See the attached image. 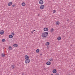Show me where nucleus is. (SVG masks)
Returning a JSON list of instances; mask_svg holds the SVG:
<instances>
[{"instance_id": "f257e3e1", "label": "nucleus", "mask_w": 75, "mask_h": 75, "mask_svg": "<svg viewBox=\"0 0 75 75\" xmlns=\"http://www.w3.org/2000/svg\"><path fill=\"white\" fill-rule=\"evenodd\" d=\"M48 33L47 32L43 33L42 34V37L44 38V37H47V35H48Z\"/></svg>"}, {"instance_id": "f03ea898", "label": "nucleus", "mask_w": 75, "mask_h": 75, "mask_svg": "<svg viewBox=\"0 0 75 75\" xmlns=\"http://www.w3.org/2000/svg\"><path fill=\"white\" fill-rule=\"evenodd\" d=\"M30 62V59H26L25 60V64H28Z\"/></svg>"}, {"instance_id": "7ed1b4c3", "label": "nucleus", "mask_w": 75, "mask_h": 75, "mask_svg": "<svg viewBox=\"0 0 75 75\" xmlns=\"http://www.w3.org/2000/svg\"><path fill=\"white\" fill-rule=\"evenodd\" d=\"M39 3L40 4H44V1H43L42 0H40L39 1Z\"/></svg>"}, {"instance_id": "20e7f679", "label": "nucleus", "mask_w": 75, "mask_h": 75, "mask_svg": "<svg viewBox=\"0 0 75 75\" xmlns=\"http://www.w3.org/2000/svg\"><path fill=\"white\" fill-rule=\"evenodd\" d=\"M40 8L41 10H42L43 8H44V5H42L40 6Z\"/></svg>"}, {"instance_id": "39448f33", "label": "nucleus", "mask_w": 75, "mask_h": 75, "mask_svg": "<svg viewBox=\"0 0 75 75\" xmlns=\"http://www.w3.org/2000/svg\"><path fill=\"white\" fill-rule=\"evenodd\" d=\"M25 58L26 59H29V57H28V55H25Z\"/></svg>"}, {"instance_id": "423d86ee", "label": "nucleus", "mask_w": 75, "mask_h": 75, "mask_svg": "<svg viewBox=\"0 0 75 75\" xmlns=\"http://www.w3.org/2000/svg\"><path fill=\"white\" fill-rule=\"evenodd\" d=\"M12 5V2H10L8 4V6H10Z\"/></svg>"}, {"instance_id": "0eeeda50", "label": "nucleus", "mask_w": 75, "mask_h": 75, "mask_svg": "<svg viewBox=\"0 0 75 75\" xmlns=\"http://www.w3.org/2000/svg\"><path fill=\"white\" fill-rule=\"evenodd\" d=\"M0 34L1 35H3V34H4V31H3V30L1 31L0 32Z\"/></svg>"}, {"instance_id": "6e6552de", "label": "nucleus", "mask_w": 75, "mask_h": 75, "mask_svg": "<svg viewBox=\"0 0 75 75\" xmlns=\"http://www.w3.org/2000/svg\"><path fill=\"white\" fill-rule=\"evenodd\" d=\"M48 30V29L47 28H45L44 29V31H47Z\"/></svg>"}, {"instance_id": "1a4fd4ad", "label": "nucleus", "mask_w": 75, "mask_h": 75, "mask_svg": "<svg viewBox=\"0 0 75 75\" xmlns=\"http://www.w3.org/2000/svg\"><path fill=\"white\" fill-rule=\"evenodd\" d=\"M11 68L12 69H14V68H15V66L14 65H12L11 66Z\"/></svg>"}, {"instance_id": "9d476101", "label": "nucleus", "mask_w": 75, "mask_h": 75, "mask_svg": "<svg viewBox=\"0 0 75 75\" xmlns=\"http://www.w3.org/2000/svg\"><path fill=\"white\" fill-rule=\"evenodd\" d=\"M52 72L54 74H55L57 72V70L56 69H54L53 70Z\"/></svg>"}, {"instance_id": "9b49d317", "label": "nucleus", "mask_w": 75, "mask_h": 75, "mask_svg": "<svg viewBox=\"0 0 75 75\" xmlns=\"http://www.w3.org/2000/svg\"><path fill=\"white\" fill-rule=\"evenodd\" d=\"M46 64L47 65H51V62H47L46 63Z\"/></svg>"}, {"instance_id": "f8f14e48", "label": "nucleus", "mask_w": 75, "mask_h": 75, "mask_svg": "<svg viewBox=\"0 0 75 75\" xmlns=\"http://www.w3.org/2000/svg\"><path fill=\"white\" fill-rule=\"evenodd\" d=\"M56 24L57 25H59V22L57 21L56 23Z\"/></svg>"}, {"instance_id": "ddd939ff", "label": "nucleus", "mask_w": 75, "mask_h": 75, "mask_svg": "<svg viewBox=\"0 0 75 75\" xmlns=\"http://www.w3.org/2000/svg\"><path fill=\"white\" fill-rule=\"evenodd\" d=\"M1 56L2 57H5V54H4L2 53L1 54Z\"/></svg>"}, {"instance_id": "4468645a", "label": "nucleus", "mask_w": 75, "mask_h": 75, "mask_svg": "<svg viewBox=\"0 0 75 75\" xmlns=\"http://www.w3.org/2000/svg\"><path fill=\"white\" fill-rule=\"evenodd\" d=\"M13 46L15 47H18V45H17V44H14L13 45Z\"/></svg>"}, {"instance_id": "2eb2a0df", "label": "nucleus", "mask_w": 75, "mask_h": 75, "mask_svg": "<svg viewBox=\"0 0 75 75\" xmlns=\"http://www.w3.org/2000/svg\"><path fill=\"white\" fill-rule=\"evenodd\" d=\"M22 6H25V3L24 2H23L22 3Z\"/></svg>"}, {"instance_id": "dca6fc26", "label": "nucleus", "mask_w": 75, "mask_h": 75, "mask_svg": "<svg viewBox=\"0 0 75 75\" xmlns=\"http://www.w3.org/2000/svg\"><path fill=\"white\" fill-rule=\"evenodd\" d=\"M13 37V36L11 35H10L9 36V38H12Z\"/></svg>"}, {"instance_id": "f3484780", "label": "nucleus", "mask_w": 75, "mask_h": 75, "mask_svg": "<svg viewBox=\"0 0 75 75\" xmlns=\"http://www.w3.org/2000/svg\"><path fill=\"white\" fill-rule=\"evenodd\" d=\"M8 49L10 50H12V47L11 46L9 47Z\"/></svg>"}, {"instance_id": "a211bd4d", "label": "nucleus", "mask_w": 75, "mask_h": 75, "mask_svg": "<svg viewBox=\"0 0 75 75\" xmlns=\"http://www.w3.org/2000/svg\"><path fill=\"white\" fill-rule=\"evenodd\" d=\"M61 39V37H59L57 38V40L58 41H59V40H60Z\"/></svg>"}, {"instance_id": "6ab92c4d", "label": "nucleus", "mask_w": 75, "mask_h": 75, "mask_svg": "<svg viewBox=\"0 0 75 75\" xmlns=\"http://www.w3.org/2000/svg\"><path fill=\"white\" fill-rule=\"evenodd\" d=\"M50 45V43L49 42H47L46 44V45Z\"/></svg>"}, {"instance_id": "aec40b11", "label": "nucleus", "mask_w": 75, "mask_h": 75, "mask_svg": "<svg viewBox=\"0 0 75 75\" xmlns=\"http://www.w3.org/2000/svg\"><path fill=\"white\" fill-rule=\"evenodd\" d=\"M40 51V50L39 49H38L36 50V52H37V53H38V52Z\"/></svg>"}, {"instance_id": "412c9836", "label": "nucleus", "mask_w": 75, "mask_h": 75, "mask_svg": "<svg viewBox=\"0 0 75 75\" xmlns=\"http://www.w3.org/2000/svg\"><path fill=\"white\" fill-rule=\"evenodd\" d=\"M50 31L51 32H53V31H54V29H53V28H52L51 29Z\"/></svg>"}, {"instance_id": "4be33fe9", "label": "nucleus", "mask_w": 75, "mask_h": 75, "mask_svg": "<svg viewBox=\"0 0 75 75\" xmlns=\"http://www.w3.org/2000/svg\"><path fill=\"white\" fill-rule=\"evenodd\" d=\"M49 60L50 61H53V59L52 58L50 59H49Z\"/></svg>"}, {"instance_id": "5701e85b", "label": "nucleus", "mask_w": 75, "mask_h": 75, "mask_svg": "<svg viewBox=\"0 0 75 75\" xmlns=\"http://www.w3.org/2000/svg\"><path fill=\"white\" fill-rule=\"evenodd\" d=\"M2 42H5V39H3L2 40Z\"/></svg>"}, {"instance_id": "b1692460", "label": "nucleus", "mask_w": 75, "mask_h": 75, "mask_svg": "<svg viewBox=\"0 0 75 75\" xmlns=\"http://www.w3.org/2000/svg\"><path fill=\"white\" fill-rule=\"evenodd\" d=\"M53 13H56V11L55 10H54L53 11Z\"/></svg>"}, {"instance_id": "393cba45", "label": "nucleus", "mask_w": 75, "mask_h": 75, "mask_svg": "<svg viewBox=\"0 0 75 75\" xmlns=\"http://www.w3.org/2000/svg\"><path fill=\"white\" fill-rule=\"evenodd\" d=\"M12 35H14V33H13V32L12 33Z\"/></svg>"}, {"instance_id": "a878e982", "label": "nucleus", "mask_w": 75, "mask_h": 75, "mask_svg": "<svg viewBox=\"0 0 75 75\" xmlns=\"http://www.w3.org/2000/svg\"><path fill=\"white\" fill-rule=\"evenodd\" d=\"M54 75H59V74L58 73H56Z\"/></svg>"}, {"instance_id": "bb28decb", "label": "nucleus", "mask_w": 75, "mask_h": 75, "mask_svg": "<svg viewBox=\"0 0 75 75\" xmlns=\"http://www.w3.org/2000/svg\"><path fill=\"white\" fill-rule=\"evenodd\" d=\"M15 6L16 5H12V7H15Z\"/></svg>"}, {"instance_id": "cd10ccee", "label": "nucleus", "mask_w": 75, "mask_h": 75, "mask_svg": "<svg viewBox=\"0 0 75 75\" xmlns=\"http://www.w3.org/2000/svg\"><path fill=\"white\" fill-rule=\"evenodd\" d=\"M38 16H40V14H38Z\"/></svg>"}, {"instance_id": "c85d7f7f", "label": "nucleus", "mask_w": 75, "mask_h": 75, "mask_svg": "<svg viewBox=\"0 0 75 75\" xmlns=\"http://www.w3.org/2000/svg\"><path fill=\"white\" fill-rule=\"evenodd\" d=\"M31 33H32V34H33V32H32Z\"/></svg>"}, {"instance_id": "c756f323", "label": "nucleus", "mask_w": 75, "mask_h": 75, "mask_svg": "<svg viewBox=\"0 0 75 75\" xmlns=\"http://www.w3.org/2000/svg\"><path fill=\"white\" fill-rule=\"evenodd\" d=\"M35 31V30H33V31Z\"/></svg>"}, {"instance_id": "7c9ffc66", "label": "nucleus", "mask_w": 75, "mask_h": 75, "mask_svg": "<svg viewBox=\"0 0 75 75\" xmlns=\"http://www.w3.org/2000/svg\"><path fill=\"white\" fill-rule=\"evenodd\" d=\"M67 21H68V20H67Z\"/></svg>"}]
</instances>
